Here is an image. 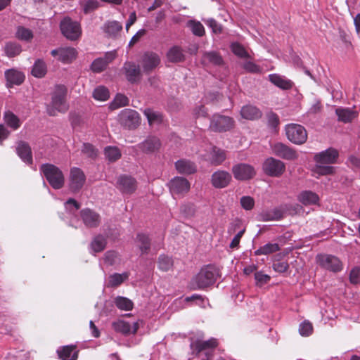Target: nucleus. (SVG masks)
Instances as JSON below:
<instances>
[{"instance_id":"18","label":"nucleus","mask_w":360,"mask_h":360,"mask_svg":"<svg viewBox=\"0 0 360 360\" xmlns=\"http://www.w3.org/2000/svg\"><path fill=\"white\" fill-rule=\"evenodd\" d=\"M338 156L339 153L336 149L329 148L324 151L316 153L314 157V160L316 164L330 165L337 162Z\"/></svg>"},{"instance_id":"30","label":"nucleus","mask_w":360,"mask_h":360,"mask_svg":"<svg viewBox=\"0 0 360 360\" xmlns=\"http://www.w3.org/2000/svg\"><path fill=\"white\" fill-rule=\"evenodd\" d=\"M226 159V151L214 146L210 154V162L214 166L221 165Z\"/></svg>"},{"instance_id":"4","label":"nucleus","mask_w":360,"mask_h":360,"mask_svg":"<svg viewBox=\"0 0 360 360\" xmlns=\"http://www.w3.org/2000/svg\"><path fill=\"white\" fill-rule=\"evenodd\" d=\"M287 139L295 145H302L307 140V131L306 129L299 124L290 123L285 127Z\"/></svg>"},{"instance_id":"43","label":"nucleus","mask_w":360,"mask_h":360,"mask_svg":"<svg viewBox=\"0 0 360 360\" xmlns=\"http://www.w3.org/2000/svg\"><path fill=\"white\" fill-rule=\"evenodd\" d=\"M158 269L162 271H168L173 266V261L169 257L161 255L158 261Z\"/></svg>"},{"instance_id":"11","label":"nucleus","mask_w":360,"mask_h":360,"mask_svg":"<svg viewBox=\"0 0 360 360\" xmlns=\"http://www.w3.org/2000/svg\"><path fill=\"white\" fill-rule=\"evenodd\" d=\"M232 173L234 178L239 181H247L256 175L255 168L246 163H238L232 167Z\"/></svg>"},{"instance_id":"14","label":"nucleus","mask_w":360,"mask_h":360,"mask_svg":"<svg viewBox=\"0 0 360 360\" xmlns=\"http://www.w3.org/2000/svg\"><path fill=\"white\" fill-rule=\"evenodd\" d=\"M117 187L122 193L131 195L137 188V181L131 176L121 175L117 179Z\"/></svg>"},{"instance_id":"1","label":"nucleus","mask_w":360,"mask_h":360,"mask_svg":"<svg viewBox=\"0 0 360 360\" xmlns=\"http://www.w3.org/2000/svg\"><path fill=\"white\" fill-rule=\"evenodd\" d=\"M68 89L65 85L57 84L51 93V102L46 105V111L49 116L55 117L58 113L64 114L69 110L67 101Z\"/></svg>"},{"instance_id":"2","label":"nucleus","mask_w":360,"mask_h":360,"mask_svg":"<svg viewBox=\"0 0 360 360\" xmlns=\"http://www.w3.org/2000/svg\"><path fill=\"white\" fill-rule=\"evenodd\" d=\"M219 276V271L214 266H205L192 278L189 283V288L193 290H204L212 285Z\"/></svg>"},{"instance_id":"56","label":"nucleus","mask_w":360,"mask_h":360,"mask_svg":"<svg viewBox=\"0 0 360 360\" xmlns=\"http://www.w3.org/2000/svg\"><path fill=\"white\" fill-rule=\"evenodd\" d=\"M243 68L250 73H261L262 68L252 61H246L243 65Z\"/></svg>"},{"instance_id":"42","label":"nucleus","mask_w":360,"mask_h":360,"mask_svg":"<svg viewBox=\"0 0 360 360\" xmlns=\"http://www.w3.org/2000/svg\"><path fill=\"white\" fill-rule=\"evenodd\" d=\"M93 97L96 100L105 101L110 98V92L105 86H98L94 90Z\"/></svg>"},{"instance_id":"36","label":"nucleus","mask_w":360,"mask_h":360,"mask_svg":"<svg viewBox=\"0 0 360 360\" xmlns=\"http://www.w3.org/2000/svg\"><path fill=\"white\" fill-rule=\"evenodd\" d=\"M31 72L34 77H44L47 72V68L46 63L42 60H37L34 63Z\"/></svg>"},{"instance_id":"50","label":"nucleus","mask_w":360,"mask_h":360,"mask_svg":"<svg viewBox=\"0 0 360 360\" xmlns=\"http://www.w3.org/2000/svg\"><path fill=\"white\" fill-rule=\"evenodd\" d=\"M16 36L21 40L29 41L31 39L33 38V33L30 30L27 28L24 27H19L16 32Z\"/></svg>"},{"instance_id":"39","label":"nucleus","mask_w":360,"mask_h":360,"mask_svg":"<svg viewBox=\"0 0 360 360\" xmlns=\"http://www.w3.org/2000/svg\"><path fill=\"white\" fill-rule=\"evenodd\" d=\"M129 100L124 94H117L113 101L110 103V109L112 110L118 109L120 108L127 106L129 105Z\"/></svg>"},{"instance_id":"24","label":"nucleus","mask_w":360,"mask_h":360,"mask_svg":"<svg viewBox=\"0 0 360 360\" xmlns=\"http://www.w3.org/2000/svg\"><path fill=\"white\" fill-rule=\"evenodd\" d=\"M175 168L178 173L181 174L190 175L194 174L197 171L195 164L186 159H181L175 162Z\"/></svg>"},{"instance_id":"17","label":"nucleus","mask_w":360,"mask_h":360,"mask_svg":"<svg viewBox=\"0 0 360 360\" xmlns=\"http://www.w3.org/2000/svg\"><path fill=\"white\" fill-rule=\"evenodd\" d=\"M85 181V174L81 169L73 167L70 169V188L72 191H79L83 187Z\"/></svg>"},{"instance_id":"47","label":"nucleus","mask_w":360,"mask_h":360,"mask_svg":"<svg viewBox=\"0 0 360 360\" xmlns=\"http://www.w3.org/2000/svg\"><path fill=\"white\" fill-rule=\"evenodd\" d=\"M188 27L193 34L196 36L201 37L205 33L204 27L200 22L189 20L188 22Z\"/></svg>"},{"instance_id":"27","label":"nucleus","mask_w":360,"mask_h":360,"mask_svg":"<svg viewBox=\"0 0 360 360\" xmlns=\"http://www.w3.org/2000/svg\"><path fill=\"white\" fill-rule=\"evenodd\" d=\"M284 212L281 208H274L262 211L259 214V220L262 221H278L283 218Z\"/></svg>"},{"instance_id":"31","label":"nucleus","mask_w":360,"mask_h":360,"mask_svg":"<svg viewBox=\"0 0 360 360\" xmlns=\"http://www.w3.org/2000/svg\"><path fill=\"white\" fill-rule=\"evenodd\" d=\"M297 200L303 205L307 206L317 204L319 201V197L311 191H304L298 195Z\"/></svg>"},{"instance_id":"5","label":"nucleus","mask_w":360,"mask_h":360,"mask_svg":"<svg viewBox=\"0 0 360 360\" xmlns=\"http://www.w3.org/2000/svg\"><path fill=\"white\" fill-rule=\"evenodd\" d=\"M60 28L62 34L68 39L75 41L82 34L80 24L72 20L70 17H65L60 23Z\"/></svg>"},{"instance_id":"19","label":"nucleus","mask_w":360,"mask_h":360,"mask_svg":"<svg viewBox=\"0 0 360 360\" xmlns=\"http://www.w3.org/2000/svg\"><path fill=\"white\" fill-rule=\"evenodd\" d=\"M80 217L84 225L88 228H96L101 224L100 214L91 209L85 208L82 210Z\"/></svg>"},{"instance_id":"61","label":"nucleus","mask_w":360,"mask_h":360,"mask_svg":"<svg viewBox=\"0 0 360 360\" xmlns=\"http://www.w3.org/2000/svg\"><path fill=\"white\" fill-rule=\"evenodd\" d=\"M233 53L241 58H248L250 57L249 53L245 49V46H231Z\"/></svg>"},{"instance_id":"40","label":"nucleus","mask_w":360,"mask_h":360,"mask_svg":"<svg viewBox=\"0 0 360 360\" xmlns=\"http://www.w3.org/2000/svg\"><path fill=\"white\" fill-rule=\"evenodd\" d=\"M280 250V247L278 243H269L259 249L255 253L256 255H267Z\"/></svg>"},{"instance_id":"21","label":"nucleus","mask_w":360,"mask_h":360,"mask_svg":"<svg viewBox=\"0 0 360 360\" xmlns=\"http://www.w3.org/2000/svg\"><path fill=\"white\" fill-rule=\"evenodd\" d=\"M123 70L127 79L131 84L137 83L141 76V70L139 65L133 62H125L123 65Z\"/></svg>"},{"instance_id":"25","label":"nucleus","mask_w":360,"mask_h":360,"mask_svg":"<svg viewBox=\"0 0 360 360\" xmlns=\"http://www.w3.org/2000/svg\"><path fill=\"white\" fill-rule=\"evenodd\" d=\"M5 77L6 79V86L8 88L13 85H20L25 80V75L22 72L15 70L9 69L5 72Z\"/></svg>"},{"instance_id":"9","label":"nucleus","mask_w":360,"mask_h":360,"mask_svg":"<svg viewBox=\"0 0 360 360\" xmlns=\"http://www.w3.org/2000/svg\"><path fill=\"white\" fill-rule=\"evenodd\" d=\"M266 174L270 176L279 177L285 170V165L282 161L274 158H267L262 166Z\"/></svg>"},{"instance_id":"44","label":"nucleus","mask_w":360,"mask_h":360,"mask_svg":"<svg viewBox=\"0 0 360 360\" xmlns=\"http://www.w3.org/2000/svg\"><path fill=\"white\" fill-rule=\"evenodd\" d=\"M106 243L105 238L101 235H98L94 238L91 243V246L95 252H100L105 249Z\"/></svg>"},{"instance_id":"52","label":"nucleus","mask_w":360,"mask_h":360,"mask_svg":"<svg viewBox=\"0 0 360 360\" xmlns=\"http://www.w3.org/2000/svg\"><path fill=\"white\" fill-rule=\"evenodd\" d=\"M82 152L88 158L91 159H95L98 155V151L95 147L89 143H85L83 144Z\"/></svg>"},{"instance_id":"62","label":"nucleus","mask_w":360,"mask_h":360,"mask_svg":"<svg viewBox=\"0 0 360 360\" xmlns=\"http://www.w3.org/2000/svg\"><path fill=\"white\" fill-rule=\"evenodd\" d=\"M4 51L9 58L15 57L21 52L20 46H5Z\"/></svg>"},{"instance_id":"51","label":"nucleus","mask_w":360,"mask_h":360,"mask_svg":"<svg viewBox=\"0 0 360 360\" xmlns=\"http://www.w3.org/2000/svg\"><path fill=\"white\" fill-rule=\"evenodd\" d=\"M108 65L101 58H96L93 61L91 65V70L96 73H99L105 70Z\"/></svg>"},{"instance_id":"12","label":"nucleus","mask_w":360,"mask_h":360,"mask_svg":"<svg viewBox=\"0 0 360 360\" xmlns=\"http://www.w3.org/2000/svg\"><path fill=\"white\" fill-rule=\"evenodd\" d=\"M120 121L124 127L129 129H134L140 124V117L136 111L124 109L120 114Z\"/></svg>"},{"instance_id":"57","label":"nucleus","mask_w":360,"mask_h":360,"mask_svg":"<svg viewBox=\"0 0 360 360\" xmlns=\"http://www.w3.org/2000/svg\"><path fill=\"white\" fill-rule=\"evenodd\" d=\"M205 58L215 65H221L223 63L221 57L215 52H209L205 54Z\"/></svg>"},{"instance_id":"46","label":"nucleus","mask_w":360,"mask_h":360,"mask_svg":"<svg viewBox=\"0 0 360 360\" xmlns=\"http://www.w3.org/2000/svg\"><path fill=\"white\" fill-rule=\"evenodd\" d=\"M115 303L117 307L122 310L129 311L133 309V302L127 297H117Z\"/></svg>"},{"instance_id":"7","label":"nucleus","mask_w":360,"mask_h":360,"mask_svg":"<svg viewBox=\"0 0 360 360\" xmlns=\"http://www.w3.org/2000/svg\"><path fill=\"white\" fill-rule=\"evenodd\" d=\"M234 123L231 117L214 114L212 117L210 129L214 132H226L233 128Z\"/></svg>"},{"instance_id":"23","label":"nucleus","mask_w":360,"mask_h":360,"mask_svg":"<svg viewBox=\"0 0 360 360\" xmlns=\"http://www.w3.org/2000/svg\"><path fill=\"white\" fill-rule=\"evenodd\" d=\"M16 153L24 162L28 165L32 164V153L28 143L24 141H18L16 146Z\"/></svg>"},{"instance_id":"22","label":"nucleus","mask_w":360,"mask_h":360,"mask_svg":"<svg viewBox=\"0 0 360 360\" xmlns=\"http://www.w3.org/2000/svg\"><path fill=\"white\" fill-rule=\"evenodd\" d=\"M218 345L219 342L217 339L211 338L206 341L197 340L193 342L191 344V348L193 349V352H195L197 354H198L202 351L214 349L218 346Z\"/></svg>"},{"instance_id":"45","label":"nucleus","mask_w":360,"mask_h":360,"mask_svg":"<svg viewBox=\"0 0 360 360\" xmlns=\"http://www.w3.org/2000/svg\"><path fill=\"white\" fill-rule=\"evenodd\" d=\"M105 158L110 162H115L121 158V153L118 148L108 146L105 148Z\"/></svg>"},{"instance_id":"34","label":"nucleus","mask_w":360,"mask_h":360,"mask_svg":"<svg viewBox=\"0 0 360 360\" xmlns=\"http://www.w3.org/2000/svg\"><path fill=\"white\" fill-rule=\"evenodd\" d=\"M269 80L276 86L284 89H290L292 86V83L290 80H287L281 76L276 74H271L269 75Z\"/></svg>"},{"instance_id":"15","label":"nucleus","mask_w":360,"mask_h":360,"mask_svg":"<svg viewBox=\"0 0 360 360\" xmlns=\"http://www.w3.org/2000/svg\"><path fill=\"white\" fill-rule=\"evenodd\" d=\"M139 63L144 72L150 73L159 65L160 58L155 53L146 52L141 56Z\"/></svg>"},{"instance_id":"59","label":"nucleus","mask_w":360,"mask_h":360,"mask_svg":"<svg viewBox=\"0 0 360 360\" xmlns=\"http://www.w3.org/2000/svg\"><path fill=\"white\" fill-rule=\"evenodd\" d=\"M349 281L352 284H358L360 283V267H354L349 274Z\"/></svg>"},{"instance_id":"35","label":"nucleus","mask_w":360,"mask_h":360,"mask_svg":"<svg viewBox=\"0 0 360 360\" xmlns=\"http://www.w3.org/2000/svg\"><path fill=\"white\" fill-rule=\"evenodd\" d=\"M122 30V25L117 21L108 22L105 25V32L110 38L117 37Z\"/></svg>"},{"instance_id":"58","label":"nucleus","mask_w":360,"mask_h":360,"mask_svg":"<svg viewBox=\"0 0 360 360\" xmlns=\"http://www.w3.org/2000/svg\"><path fill=\"white\" fill-rule=\"evenodd\" d=\"M255 278L257 281V285L259 286L269 283L271 280V277L269 275L264 274L260 271L256 272L255 274Z\"/></svg>"},{"instance_id":"48","label":"nucleus","mask_w":360,"mask_h":360,"mask_svg":"<svg viewBox=\"0 0 360 360\" xmlns=\"http://www.w3.org/2000/svg\"><path fill=\"white\" fill-rule=\"evenodd\" d=\"M314 173L321 176L329 175L334 173L335 167L333 166L316 164L314 169Z\"/></svg>"},{"instance_id":"6","label":"nucleus","mask_w":360,"mask_h":360,"mask_svg":"<svg viewBox=\"0 0 360 360\" xmlns=\"http://www.w3.org/2000/svg\"><path fill=\"white\" fill-rule=\"evenodd\" d=\"M317 264L323 269L337 273L342 271L343 265L338 257L332 255L321 254L316 257Z\"/></svg>"},{"instance_id":"38","label":"nucleus","mask_w":360,"mask_h":360,"mask_svg":"<svg viewBox=\"0 0 360 360\" xmlns=\"http://www.w3.org/2000/svg\"><path fill=\"white\" fill-rule=\"evenodd\" d=\"M4 120L6 124L14 130L20 127L19 118L11 111H6L4 114Z\"/></svg>"},{"instance_id":"10","label":"nucleus","mask_w":360,"mask_h":360,"mask_svg":"<svg viewBox=\"0 0 360 360\" xmlns=\"http://www.w3.org/2000/svg\"><path fill=\"white\" fill-rule=\"evenodd\" d=\"M168 188L172 195H184L190 191L191 184L184 177L175 176L169 181Z\"/></svg>"},{"instance_id":"29","label":"nucleus","mask_w":360,"mask_h":360,"mask_svg":"<svg viewBox=\"0 0 360 360\" xmlns=\"http://www.w3.org/2000/svg\"><path fill=\"white\" fill-rule=\"evenodd\" d=\"M240 115L244 119L254 120L259 119L262 117V113L256 106L252 105H246L241 108Z\"/></svg>"},{"instance_id":"33","label":"nucleus","mask_w":360,"mask_h":360,"mask_svg":"<svg viewBox=\"0 0 360 360\" xmlns=\"http://www.w3.org/2000/svg\"><path fill=\"white\" fill-rule=\"evenodd\" d=\"M150 126L160 124L163 122L162 114L150 108H146L143 111Z\"/></svg>"},{"instance_id":"32","label":"nucleus","mask_w":360,"mask_h":360,"mask_svg":"<svg viewBox=\"0 0 360 360\" xmlns=\"http://www.w3.org/2000/svg\"><path fill=\"white\" fill-rule=\"evenodd\" d=\"M338 120L345 123L351 122L358 116V113L350 108H338L335 110Z\"/></svg>"},{"instance_id":"63","label":"nucleus","mask_w":360,"mask_h":360,"mask_svg":"<svg viewBox=\"0 0 360 360\" xmlns=\"http://www.w3.org/2000/svg\"><path fill=\"white\" fill-rule=\"evenodd\" d=\"M206 24L212 29L214 33H220L221 32V26L215 20L212 18L207 19Z\"/></svg>"},{"instance_id":"26","label":"nucleus","mask_w":360,"mask_h":360,"mask_svg":"<svg viewBox=\"0 0 360 360\" xmlns=\"http://www.w3.org/2000/svg\"><path fill=\"white\" fill-rule=\"evenodd\" d=\"M112 326L116 332L121 333L124 335H128L131 333H136L139 328V323L137 322H134L131 327L128 322L122 320L114 322L112 323Z\"/></svg>"},{"instance_id":"37","label":"nucleus","mask_w":360,"mask_h":360,"mask_svg":"<svg viewBox=\"0 0 360 360\" xmlns=\"http://www.w3.org/2000/svg\"><path fill=\"white\" fill-rule=\"evenodd\" d=\"M136 240L141 254H148L150 249V239L148 236L143 233H139L136 236Z\"/></svg>"},{"instance_id":"53","label":"nucleus","mask_w":360,"mask_h":360,"mask_svg":"<svg viewBox=\"0 0 360 360\" xmlns=\"http://www.w3.org/2000/svg\"><path fill=\"white\" fill-rule=\"evenodd\" d=\"M299 331L302 336H309L313 332V326L309 321H304L300 325Z\"/></svg>"},{"instance_id":"3","label":"nucleus","mask_w":360,"mask_h":360,"mask_svg":"<svg viewBox=\"0 0 360 360\" xmlns=\"http://www.w3.org/2000/svg\"><path fill=\"white\" fill-rule=\"evenodd\" d=\"M40 172L54 189H60L63 186L64 175L58 167L49 163L43 164L40 167Z\"/></svg>"},{"instance_id":"49","label":"nucleus","mask_w":360,"mask_h":360,"mask_svg":"<svg viewBox=\"0 0 360 360\" xmlns=\"http://www.w3.org/2000/svg\"><path fill=\"white\" fill-rule=\"evenodd\" d=\"M128 278V274H114L109 278V285L111 287H117L123 283L124 279Z\"/></svg>"},{"instance_id":"16","label":"nucleus","mask_w":360,"mask_h":360,"mask_svg":"<svg viewBox=\"0 0 360 360\" xmlns=\"http://www.w3.org/2000/svg\"><path fill=\"white\" fill-rule=\"evenodd\" d=\"M232 180L231 174L225 170L219 169L211 176V184L216 188L227 187Z\"/></svg>"},{"instance_id":"41","label":"nucleus","mask_w":360,"mask_h":360,"mask_svg":"<svg viewBox=\"0 0 360 360\" xmlns=\"http://www.w3.org/2000/svg\"><path fill=\"white\" fill-rule=\"evenodd\" d=\"M167 58L171 62H180L184 60L181 46H172L167 53Z\"/></svg>"},{"instance_id":"60","label":"nucleus","mask_w":360,"mask_h":360,"mask_svg":"<svg viewBox=\"0 0 360 360\" xmlns=\"http://www.w3.org/2000/svg\"><path fill=\"white\" fill-rule=\"evenodd\" d=\"M289 268L288 262L276 261L273 264V269L275 271L278 273H284L287 271Z\"/></svg>"},{"instance_id":"20","label":"nucleus","mask_w":360,"mask_h":360,"mask_svg":"<svg viewBox=\"0 0 360 360\" xmlns=\"http://www.w3.org/2000/svg\"><path fill=\"white\" fill-rule=\"evenodd\" d=\"M51 55L58 57V59L64 63H70L76 58L77 51L72 46H61L53 50Z\"/></svg>"},{"instance_id":"13","label":"nucleus","mask_w":360,"mask_h":360,"mask_svg":"<svg viewBox=\"0 0 360 360\" xmlns=\"http://www.w3.org/2000/svg\"><path fill=\"white\" fill-rule=\"evenodd\" d=\"M271 148L273 153L281 158L287 160H295L298 158V154L296 150L283 143H276L272 146Z\"/></svg>"},{"instance_id":"64","label":"nucleus","mask_w":360,"mask_h":360,"mask_svg":"<svg viewBox=\"0 0 360 360\" xmlns=\"http://www.w3.org/2000/svg\"><path fill=\"white\" fill-rule=\"evenodd\" d=\"M267 117L269 123L271 127H276L279 124V117L275 112H270L267 115Z\"/></svg>"},{"instance_id":"54","label":"nucleus","mask_w":360,"mask_h":360,"mask_svg":"<svg viewBox=\"0 0 360 360\" xmlns=\"http://www.w3.org/2000/svg\"><path fill=\"white\" fill-rule=\"evenodd\" d=\"M83 11L85 13H89L96 9L98 6V2L96 0H86L81 3Z\"/></svg>"},{"instance_id":"8","label":"nucleus","mask_w":360,"mask_h":360,"mask_svg":"<svg viewBox=\"0 0 360 360\" xmlns=\"http://www.w3.org/2000/svg\"><path fill=\"white\" fill-rule=\"evenodd\" d=\"M161 147L160 139L155 136H149L144 141L133 146L136 152H141L144 154H153L157 153Z\"/></svg>"},{"instance_id":"55","label":"nucleus","mask_w":360,"mask_h":360,"mask_svg":"<svg viewBox=\"0 0 360 360\" xmlns=\"http://www.w3.org/2000/svg\"><path fill=\"white\" fill-rule=\"evenodd\" d=\"M241 207L245 210H252L255 206V200L251 196H243L240 200Z\"/></svg>"},{"instance_id":"28","label":"nucleus","mask_w":360,"mask_h":360,"mask_svg":"<svg viewBox=\"0 0 360 360\" xmlns=\"http://www.w3.org/2000/svg\"><path fill=\"white\" fill-rule=\"evenodd\" d=\"M75 345H67L58 349V356L62 360H77L78 351Z\"/></svg>"}]
</instances>
